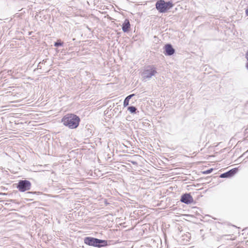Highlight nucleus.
<instances>
[{
    "mask_svg": "<svg viewBox=\"0 0 248 248\" xmlns=\"http://www.w3.org/2000/svg\"><path fill=\"white\" fill-rule=\"evenodd\" d=\"M31 183L28 180H20L18 183L17 188L20 192H25L29 190L31 187Z\"/></svg>",
    "mask_w": 248,
    "mask_h": 248,
    "instance_id": "3",
    "label": "nucleus"
},
{
    "mask_svg": "<svg viewBox=\"0 0 248 248\" xmlns=\"http://www.w3.org/2000/svg\"><path fill=\"white\" fill-rule=\"evenodd\" d=\"M98 239L91 237H85L84 239L85 244L89 246L95 247L99 246V245H98Z\"/></svg>",
    "mask_w": 248,
    "mask_h": 248,
    "instance_id": "4",
    "label": "nucleus"
},
{
    "mask_svg": "<svg viewBox=\"0 0 248 248\" xmlns=\"http://www.w3.org/2000/svg\"><path fill=\"white\" fill-rule=\"evenodd\" d=\"M213 169H210L208 170L203 171L202 173L204 174H208V173H211L213 171Z\"/></svg>",
    "mask_w": 248,
    "mask_h": 248,
    "instance_id": "14",
    "label": "nucleus"
},
{
    "mask_svg": "<svg viewBox=\"0 0 248 248\" xmlns=\"http://www.w3.org/2000/svg\"><path fill=\"white\" fill-rule=\"evenodd\" d=\"M98 248L105 247L108 245V241L105 240H100L98 239Z\"/></svg>",
    "mask_w": 248,
    "mask_h": 248,
    "instance_id": "10",
    "label": "nucleus"
},
{
    "mask_svg": "<svg viewBox=\"0 0 248 248\" xmlns=\"http://www.w3.org/2000/svg\"><path fill=\"white\" fill-rule=\"evenodd\" d=\"M62 45H63L62 42H61V41L60 40H58V41L55 43L54 46H62Z\"/></svg>",
    "mask_w": 248,
    "mask_h": 248,
    "instance_id": "13",
    "label": "nucleus"
},
{
    "mask_svg": "<svg viewBox=\"0 0 248 248\" xmlns=\"http://www.w3.org/2000/svg\"><path fill=\"white\" fill-rule=\"evenodd\" d=\"M237 171V169L235 168L233 169L230 171L224 173L221 175V177L224 178V177H230L233 175L234 174H235Z\"/></svg>",
    "mask_w": 248,
    "mask_h": 248,
    "instance_id": "8",
    "label": "nucleus"
},
{
    "mask_svg": "<svg viewBox=\"0 0 248 248\" xmlns=\"http://www.w3.org/2000/svg\"><path fill=\"white\" fill-rule=\"evenodd\" d=\"M156 73L155 68L154 66H149L144 70L143 74L146 78H151Z\"/></svg>",
    "mask_w": 248,
    "mask_h": 248,
    "instance_id": "5",
    "label": "nucleus"
},
{
    "mask_svg": "<svg viewBox=\"0 0 248 248\" xmlns=\"http://www.w3.org/2000/svg\"><path fill=\"white\" fill-rule=\"evenodd\" d=\"M246 57L247 60L248 61V51L246 53Z\"/></svg>",
    "mask_w": 248,
    "mask_h": 248,
    "instance_id": "15",
    "label": "nucleus"
},
{
    "mask_svg": "<svg viewBox=\"0 0 248 248\" xmlns=\"http://www.w3.org/2000/svg\"><path fill=\"white\" fill-rule=\"evenodd\" d=\"M181 201L182 202L189 204L193 202V199L190 194H185L182 196Z\"/></svg>",
    "mask_w": 248,
    "mask_h": 248,
    "instance_id": "6",
    "label": "nucleus"
},
{
    "mask_svg": "<svg viewBox=\"0 0 248 248\" xmlns=\"http://www.w3.org/2000/svg\"><path fill=\"white\" fill-rule=\"evenodd\" d=\"M246 14L248 16V8L246 10Z\"/></svg>",
    "mask_w": 248,
    "mask_h": 248,
    "instance_id": "16",
    "label": "nucleus"
},
{
    "mask_svg": "<svg viewBox=\"0 0 248 248\" xmlns=\"http://www.w3.org/2000/svg\"><path fill=\"white\" fill-rule=\"evenodd\" d=\"M165 50V54L167 55H171L174 54L175 50L170 44H167L164 46Z\"/></svg>",
    "mask_w": 248,
    "mask_h": 248,
    "instance_id": "7",
    "label": "nucleus"
},
{
    "mask_svg": "<svg viewBox=\"0 0 248 248\" xmlns=\"http://www.w3.org/2000/svg\"><path fill=\"white\" fill-rule=\"evenodd\" d=\"M127 109L131 113H135L137 110L136 108L133 106L128 107Z\"/></svg>",
    "mask_w": 248,
    "mask_h": 248,
    "instance_id": "12",
    "label": "nucleus"
},
{
    "mask_svg": "<svg viewBox=\"0 0 248 248\" xmlns=\"http://www.w3.org/2000/svg\"><path fill=\"white\" fill-rule=\"evenodd\" d=\"M173 6L172 3L170 1L165 2L163 0L157 1L155 4L156 9L160 13H165Z\"/></svg>",
    "mask_w": 248,
    "mask_h": 248,
    "instance_id": "2",
    "label": "nucleus"
},
{
    "mask_svg": "<svg viewBox=\"0 0 248 248\" xmlns=\"http://www.w3.org/2000/svg\"><path fill=\"white\" fill-rule=\"evenodd\" d=\"M80 119L78 116L73 113H68L62 119V122L66 126L71 129L78 127Z\"/></svg>",
    "mask_w": 248,
    "mask_h": 248,
    "instance_id": "1",
    "label": "nucleus"
},
{
    "mask_svg": "<svg viewBox=\"0 0 248 248\" xmlns=\"http://www.w3.org/2000/svg\"><path fill=\"white\" fill-rule=\"evenodd\" d=\"M134 95V94H130L128 96H127L124 99V107L127 106L129 105V102L130 99L132 98V96Z\"/></svg>",
    "mask_w": 248,
    "mask_h": 248,
    "instance_id": "11",
    "label": "nucleus"
},
{
    "mask_svg": "<svg viewBox=\"0 0 248 248\" xmlns=\"http://www.w3.org/2000/svg\"><path fill=\"white\" fill-rule=\"evenodd\" d=\"M130 28V24L128 19H126L122 25V29L124 32H127Z\"/></svg>",
    "mask_w": 248,
    "mask_h": 248,
    "instance_id": "9",
    "label": "nucleus"
}]
</instances>
